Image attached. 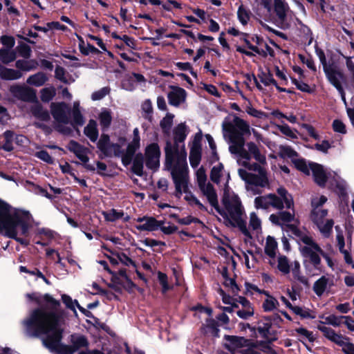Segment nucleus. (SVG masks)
<instances>
[{"instance_id": "4be33fe9", "label": "nucleus", "mask_w": 354, "mask_h": 354, "mask_svg": "<svg viewBox=\"0 0 354 354\" xmlns=\"http://www.w3.org/2000/svg\"><path fill=\"white\" fill-rule=\"evenodd\" d=\"M203 194L207 198L209 204L214 208H218V198L216 192L213 185L209 183H206L198 186Z\"/></svg>"}, {"instance_id": "a19ab883", "label": "nucleus", "mask_w": 354, "mask_h": 354, "mask_svg": "<svg viewBox=\"0 0 354 354\" xmlns=\"http://www.w3.org/2000/svg\"><path fill=\"white\" fill-rule=\"evenodd\" d=\"M41 100L44 102H48L53 99L56 94V89L54 86L44 88L40 91Z\"/></svg>"}, {"instance_id": "a18cd8bd", "label": "nucleus", "mask_w": 354, "mask_h": 354, "mask_svg": "<svg viewBox=\"0 0 354 354\" xmlns=\"http://www.w3.org/2000/svg\"><path fill=\"white\" fill-rule=\"evenodd\" d=\"M279 156L283 158H291L293 161L297 156V153L290 147L281 146L279 147Z\"/></svg>"}, {"instance_id": "338daca9", "label": "nucleus", "mask_w": 354, "mask_h": 354, "mask_svg": "<svg viewBox=\"0 0 354 354\" xmlns=\"http://www.w3.org/2000/svg\"><path fill=\"white\" fill-rule=\"evenodd\" d=\"M158 278L160 285L162 286L163 292H165L171 288V287L167 283V277L165 274L161 272H158Z\"/></svg>"}, {"instance_id": "0e129e2a", "label": "nucleus", "mask_w": 354, "mask_h": 354, "mask_svg": "<svg viewBox=\"0 0 354 354\" xmlns=\"http://www.w3.org/2000/svg\"><path fill=\"white\" fill-rule=\"evenodd\" d=\"M196 175L198 186L203 185L206 183H208L207 181V175L205 170L203 167H201L199 169H198Z\"/></svg>"}, {"instance_id": "f3484780", "label": "nucleus", "mask_w": 354, "mask_h": 354, "mask_svg": "<svg viewBox=\"0 0 354 354\" xmlns=\"http://www.w3.org/2000/svg\"><path fill=\"white\" fill-rule=\"evenodd\" d=\"M277 248L278 244L276 239L271 236H268L266 239L264 252L267 256L268 262L271 266L276 264Z\"/></svg>"}, {"instance_id": "c9c22d12", "label": "nucleus", "mask_w": 354, "mask_h": 354, "mask_svg": "<svg viewBox=\"0 0 354 354\" xmlns=\"http://www.w3.org/2000/svg\"><path fill=\"white\" fill-rule=\"evenodd\" d=\"M47 80L48 77L46 75L40 72L30 75L27 80V83L30 85L38 87L44 84Z\"/></svg>"}, {"instance_id": "2f4dec72", "label": "nucleus", "mask_w": 354, "mask_h": 354, "mask_svg": "<svg viewBox=\"0 0 354 354\" xmlns=\"http://www.w3.org/2000/svg\"><path fill=\"white\" fill-rule=\"evenodd\" d=\"M98 119L103 129L109 128L112 121L111 110L106 108L102 109L98 115Z\"/></svg>"}, {"instance_id": "774afa93", "label": "nucleus", "mask_w": 354, "mask_h": 354, "mask_svg": "<svg viewBox=\"0 0 354 354\" xmlns=\"http://www.w3.org/2000/svg\"><path fill=\"white\" fill-rule=\"evenodd\" d=\"M243 258L245 264L248 268H250L251 267H254V262L255 261V257L254 254L250 251H247V252H243Z\"/></svg>"}, {"instance_id": "69168bd1", "label": "nucleus", "mask_w": 354, "mask_h": 354, "mask_svg": "<svg viewBox=\"0 0 354 354\" xmlns=\"http://www.w3.org/2000/svg\"><path fill=\"white\" fill-rule=\"evenodd\" d=\"M15 65L17 68L25 71H29L35 68L31 62L26 60H17Z\"/></svg>"}, {"instance_id": "37998d69", "label": "nucleus", "mask_w": 354, "mask_h": 354, "mask_svg": "<svg viewBox=\"0 0 354 354\" xmlns=\"http://www.w3.org/2000/svg\"><path fill=\"white\" fill-rule=\"evenodd\" d=\"M250 10L243 5L239 7L237 10V17L241 24L246 25L248 24L250 19Z\"/></svg>"}, {"instance_id": "7ed1b4c3", "label": "nucleus", "mask_w": 354, "mask_h": 354, "mask_svg": "<svg viewBox=\"0 0 354 354\" xmlns=\"http://www.w3.org/2000/svg\"><path fill=\"white\" fill-rule=\"evenodd\" d=\"M166 164L171 171L175 186V196L180 198L183 194H185V199L189 205H196L201 209H205L200 201L189 191V177L187 152L184 147L179 152L176 153L168 144L166 147Z\"/></svg>"}, {"instance_id": "f8f14e48", "label": "nucleus", "mask_w": 354, "mask_h": 354, "mask_svg": "<svg viewBox=\"0 0 354 354\" xmlns=\"http://www.w3.org/2000/svg\"><path fill=\"white\" fill-rule=\"evenodd\" d=\"M324 71L329 82L337 88L342 101L346 103L345 93L342 86V82L344 80L343 73L332 67H325Z\"/></svg>"}, {"instance_id": "e2e57ef3", "label": "nucleus", "mask_w": 354, "mask_h": 354, "mask_svg": "<svg viewBox=\"0 0 354 354\" xmlns=\"http://www.w3.org/2000/svg\"><path fill=\"white\" fill-rule=\"evenodd\" d=\"M291 81L292 84H294L297 88L300 90L301 91L306 93H311L312 90L310 88L309 85L303 82L302 81H299L295 78H291Z\"/></svg>"}, {"instance_id": "ea45409f", "label": "nucleus", "mask_w": 354, "mask_h": 354, "mask_svg": "<svg viewBox=\"0 0 354 354\" xmlns=\"http://www.w3.org/2000/svg\"><path fill=\"white\" fill-rule=\"evenodd\" d=\"M32 113L37 118L47 121L50 119V115L46 110H44L41 105L35 104L32 107Z\"/></svg>"}, {"instance_id": "c756f323", "label": "nucleus", "mask_w": 354, "mask_h": 354, "mask_svg": "<svg viewBox=\"0 0 354 354\" xmlns=\"http://www.w3.org/2000/svg\"><path fill=\"white\" fill-rule=\"evenodd\" d=\"M102 214L106 221L111 222H114L120 218H122L124 221H128L130 218L127 215L124 216V212L122 211H118L115 209H112L106 212H103Z\"/></svg>"}, {"instance_id": "ddd939ff", "label": "nucleus", "mask_w": 354, "mask_h": 354, "mask_svg": "<svg viewBox=\"0 0 354 354\" xmlns=\"http://www.w3.org/2000/svg\"><path fill=\"white\" fill-rule=\"evenodd\" d=\"M230 178V173L225 169L222 163L218 162L212 167L210 171V179L214 183L217 185L223 184L226 188Z\"/></svg>"}, {"instance_id": "864d4df0", "label": "nucleus", "mask_w": 354, "mask_h": 354, "mask_svg": "<svg viewBox=\"0 0 354 354\" xmlns=\"http://www.w3.org/2000/svg\"><path fill=\"white\" fill-rule=\"evenodd\" d=\"M292 162L297 169L300 170L306 174H310V169L309 164L308 165L304 160L295 159Z\"/></svg>"}, {"instance_id": "7c9ffc66", "label": "nucleus", "mask_w": 354, "mask_h": 354, "mask_svg": "<svg viewBox=\"0 0 354 354\" xmlns=\"http://www.w3.org/2000/svg\"><path fill=\"white\" fill-rule=\"evenodd\" d=\"M290 272L296 281L305 285L308 283L307 278L301 274L300 263L298 261H295L291 263Z\"/></svg>"}, {"instance_id": "bf43d9fd", "label": "nucleus", "mask_w": 354, "mask_h": 354, "mask_svg": "<svg viewBox=\"0 0 354 354\" xmlns=\"http://www.w3.org/2000/svg\"><path fill=\"white\" fill-rule=\"evenodd\" d=\"M339 346L346 354H354V344L349 342L348 337H345Z\"/></svg>"}, {"instance_id": "39448f33", "label": "nucleus", "mask_w": 354, "mask_h": 354, "mask_svg": "<svg viewBox=\"0 0 354 354\" xmlns=\"http://www.w3.org/2000/svg\"><path fill=\"white\" fill-rule=\"evenodd\" d=\"M222 204L223 208L218 205V208L214 209L223 217L225 225L238 227L244 235L245 241H250L252 235L243 218L245 209L239 197L226 187L224 189Z\"/></svg>"}, {"instance_id": "b1692460", "label": "nucleus", "mask_w": 354, "mask_h": 354, "mask_svg": "<svg viewBox=\"0 0 354 354\" xmlns=\"http://www.w3.org/2000/svg\"><path fill=\"white\" fill-rule=\"evenodd\" d=\"M67 147L68 150L74 153L83 163L86 164L88 161V157L87 156L88 150L86 148L73 140L68 143Z\"/></svg>"}, {"instance_id": "473e14b6", "label": "nucleus", "mask_w": 354, "mask_h": 354, "mask_svg": "<svg viewBox=\"0 0 354 354\" xmlns=\"http://www.w3.org/2000/svg\"><path fill=\"white\" fill-rule=\"evenodd\" d=\"M22 76V73L15 69L6 68L1 66L0 77L6 80H18Z\"/></svg>"}, {"instance_id": "f257e3e1", "label": "nucleus", "mask_w": 354, "mask_h": 354, "mask_svg": "<svg viewBox=\"0 0 354 354\" xmlns=\"http://www.w3.org/2000/svg\"><path fill=\"white\" fill-rule=\"evenodd\" d=\"M46 301L51 309L40 308L34 310L22 322L26 335L37 337L41 334L46 335L43 340L44 346L50 351L59 354H73L78 348L86 346L87 341L82 335L72 337L73 347L61 344L62 329L56 316L59 303L50 296H46Z\"/></svg>"}, {"instance_id": "a878e982", "label": "nucleus", "mask_w": 354, "mask_h": 354, "mask_svg": "<svg viewBox=\"0 0 354 354\" xmlns=\"http://www.w3.org/2000/svg\"><path fill=\"white\" fill-rule=\"evenodd\" d=\"M248 223L249 227L247 228L250 230L252 237L253 234H258L261 232V220L254 212L250 213Z\"/></svg>"}, {"instance_id": "1a4fd4ad", "label": "nucleus", "mask_w": 354, "mask_h": 354, "mask_svg": "<svg viewBox=\"0 0 354 354\" xmlns=\"http://www.w3.org/2000/svg\"><path fill=\"white\" fill-rule=\"evenodd\" d=\"M232 123L227 118H225L222 123V129L224 133L229 134L230 146H232L233 141L232 138L234 136H241L243 139V135L250 134V128L249 124L241 118L234 116ZM245 141V140H243Z\"/></svg>"}, {"instance_id": "0eeeda50", "label": "nucleus", "mask_w": 354, "mask_h": 354, "mask_svg": "<svg viewBox=\"0 0 354 354\" xmlns=\"http://www.w3.org/2000/svg\"><path fill=\"white\" fill-rule=\"evenodd\" d=\"M268 11L275 14L277 22L286 28L293 21V14L286 0H259Z\"/></svg>"}, {"instance_id": "72a5a7b5", "label": "nucleus", "mask_w": 354, "mask_h": 354, "mask_svg": "<svg viewBox=\"0 0 354 354\" xmlns=\"http://www.w3.org/2000/svg\"><path fill=\"white\" fill-rule=\"evenodd\" d=\"M132 165V171L137 176H142L143 175L144 162L142 153H138L134 157Z\"/></svg>"}, {"instance_id": "79ce46f5", "label": "nucleus", "mask_w": 354, "mask_h": 354, "mask_svg": "<svg viewBox=\"0 0 354 354\" xmlns=\"http://www.w3.org/2000/svg\"><path fill=\"white\" fill-rule=\"evenodd\" d=\"M113 142H111L109 136L106 134H102L97 142L98 149L106 156V149L111 148Z\"/></svg>"}, {"instance_id": "f03ea898", "label": "nucleus", "mask_w": 354, "mask_h": 354, "mask_svg": "<svg viewBox=\"0 0 354 354\" xmlns=\"http://www.w3.org/2000/svg\"><path fill=\"white\" fill-rule=\"evenodd\" d=\"M232 140L233 145L229 147V150L231 153L237 156L238 164L249 170L258 172V174H254L243 169L238 170L239 176L246 183V189L254 194H258L256 187H265L269 185L267 171L262 166L266 165V156L252 142L247 143L248 151L245 149L244 140L241 136H233Z\"/></svg>"}, {"instance_id": "9d476101", "label": "nucleus", "mask_w": 354, "mask_h": 354, "mask_svg": "<svg viewBox=\"0 0 354 354\" xmlns=\"http://www.w3.org/2000/svg\"><path fill=\"white\" fill-rule=\"evenodd\" d=\"M51 113L54 119L59 123L57 129L64 133H70V128H62V124H66L69 122V109L64 103H52L50 105Z\"/></svg>"}, {"instance_id": "4d7b16f0", "label": "nucleus", "mask_w": 354, "mask_h": 354, "mask_svg": "<svg viewBox=\"0 0 354 354\" xmlns=\"http://www.w3.org/2000/svg\"><path fill=\"white\" fill-rule=\"evenodd\" d=\"M62 299L68 308L74 310L75 307L77 306L82 312L85 311V310L78 304L76 300L73 301L69 296L64 295Z\"/></svg>"}, {"instance_id": "c03bdc74", "label": "nucleus", "mask_w": 354, "mask_h": 354, "mask_svg": "<svg viewBox=\"0 0 354 354\" xmlns=\"http://www.w3.org/2000/svg\"><path fill=\"white\" fill-rule=\"evenodd\" d=\"M16 58V54L13 50L9 49L0 50V60L3 63H9Z\"/></svg>"}, {"instance_id": "5fc2aeb1", "label": "nucleus", "mask_w": 354, "mask_h": 354, "mask_svg": "<svg viewBox=\"0 0 354 354\" xmlns=\"http://www.w3.org/2000/svg\"><path fill=\"white\" fill-rule=\"evenodd\" d=\"M292 310L296 314L300 315L303 318L314 319L315 315L308 309L301 308L299 306H294Z\"/></svg>"}, {"instance_id": "423d86ee", "label": "nucleus", "mask_w": 354, "mask_h": 354, "mask_svg": "<svg viewBox=\"0 0 354 354\" xmlns=\"http://www.w3.org/2000/svg\"><path fill=\"white\" fill-rule=\"evenodd\" d=\"M279 196L270 194L265 196L256 197L254 207L257 209H267L270 207L281 209L284 207L290 209L293 206L292 196L283 187H279L277 190Z\"/></svg>"}, {"instance_id": "c85d7f7f", "label": "nucleus", "mask_w": 354, "mask_h": 354, "mask_svg": "<svg viewBox=\"0 0 354 354\" xmlns=\"http://www.w3.org/2000/svg\"><path fill=\"white\" fill-rule=\"evenodd\" d=\"M84 133L91 142H95L98 138L97 122L94 120H90L84 129Z\"/></svg>"}, {"instance_id": "8fccbe9b", "label": "nucleus", "mask_w": 354, "mask_h": 354, "mask_svg": "<svg viewBox=\"0 0 354 354\" xmlns=\"http://www.w3.org/2000/svg\"><path fill=\"white\" fill-rule=\"evenodd\" d=\"M249 345L243 347L240 353L241 354H259V345L257 343H254L252 341L249 339Z\"/></svg>"}, {"instance_id": "e433bc0d", "label": "nucleus", "mask_w": 354, "mask_h": 354, "mask_svg": "<svg viewBox=\"0 0 354 354\" xmlns=\"http://www.w3.org/2000/svg\"><path fill=\"white\" fill-rule=\"evenodd\" d=\"M327 210L322 208H314L312 211L311 218L313 223L317 225L321 224L326 219Z\"/></svg>"}, {"instance_id": "bb28decb", "label": "nucleus", "mask_w": 354, "mask_h": 354, "mask_svg": "<svg viewBox=\"0 0 354 354\" xmlns=\"http://www.w3.org/2000/svg\"><path fill=\"white\" fill-rule=\"evenodd\" d=\"M162 224V221H157L153 217H147L144 223L136 225V228L141 231H154L158 230Z\"/></svg>"}, {"instance_id": "393cba45", "label": "nucleus", "mask_w": 354, "mask_h": 354, "mask_svg": "<svg viewBox=\"0 0 354 354\" xmlns=\"http://www.w3.org/2000/svg\"><path fill=\"white\" fill-rule=\"evenodd\" d=\"M317 328L323 333L326 338L338 346L345 337V336L335 333L334 330L324 325H318Z\"/></svg>"}, {"instance_id": "5701e85b", "label": "nucleus", "mask_w": 354, "mask_h": 354, "mask_svg": "<svg viewBox=\"0 0 354 354\" xmlns=\"http://www.w3.org/2000/svg\"><path fill=\"white\" fill-rule=\"evenodd\" d=\"M126 145V139L120 138L118 142L113 143L111 148L106 149V156L107 157H120L122 161V156L124 155V147Z\"/></svg>"}, {"instance_id": "412c9836", "label": "nucleus", "mask_w": 354, "mask_h": 354, "mask_svg": "<svg viewBox=\"0 0 354 354\" xmlns=\"http://www.w3.org/2000/svg\"><path fill=\"white\" fill-rule=\"evenodd\" d=\"M187 93L185 89L174 86L167 95L169 103L174 106H178L185 102Z\"/></svg>"}, {"instance_id": "f704fd0d", "label": "nucleus", "mask_w": 354, "mask_h": 354, "mask_svg": "<svg viewBox=\"0 0 354 354\" xmlns=\"http://www.w3.org/2000/svg\"><path fill=\"white\" fill-rule=\"evenodd\" d=\"M262 292L266 295V298L262 304L263 310L266 312H271L277 309L279 305L278 301L274 297L268 295L266 292L263 291Z\"/></svg>"}, {"instance_id": "de8ad7c7", "label": "nucleus", "mask_w": 354, "mask_h": 354, "mask_svg": "<svg viewBox=\"0 0 354 354\" xmlns=\"http://www.w3.org/2000/svg\"><path fill=\"white\" fill-rule=\"evenodd\" d=\"M277 129L285 136L292 138L297 139V131L296 130L292 129L290 127H288L286 124H283L281 125H277Z\"/></svg>"}, {"instance_id": "58836bf2", "label": "nucleus", "mask_w": 354, "mask_h": 354, "mask_svg": "<svg viewBox=\"0 0 354 354\" xmlns=\"http://www.w3.org/2000/svg\"><path fill=\"white\" fill-rule=\"evenodd\" d=\"M333 225L334 222L332 219H326L321 224L317 225V227L324 237H328L331 234Z\"/></svg>"}, {"instance_id": "3c124183", "label": "nucleus", "mask_w": 354, "mask_h": 354, "mask_svg": "<svg viewBox=\"0 0 354 354\" xmlns=\"http://www.w3.org/2000/svg\"><path fill=\"white\" fill-rule=\"evenodd\" d=\"M261 81L263 84H264L266 86H270V85H274L276 88L280 91H286V89L282 88L277 86V84L274 79L273 78L272 75L270 73L268 74H263L262 76H261Z\"/></svg>"}, {"instance_id": "680f3d73", "label": "nucleus", "mask_w": 354, "mask_h": 354, "mask_svg": "<svg viewBox=\"0 0 354 354\" xmlns=\"http://www.w3.org/2000/svg\"><path fill=\"white\" fill-rule=\"evenodd\" d=\"M295 333L299 335L302 338L308 339L310 342H313L315 338L313 333L306 330L304 328H298L295 330Z\"/></svg>"}, {"instance_id": "09e8293b", "label": "nucleus", "mask_w": 354, "mask_h": 354, "mask_svg": "<svg viewBox=\"0 0 354 354\" xmlns=\"http://www.w3.org/2000/svg\"><path fill=\"white\" fill-rule=\"evenodd\" d=\"M174 115L167 113L166 116L160 121V127L165 132H169L172 124Z\"/></svg>"}, {"instance_id": "9b49d317", "label": "nucleus", "mask_w": 354, "mask_h": 354, "mask_svg": "<svg viewBox=\"0 0 354 354\" xmlns=\"http://www.w3.org/2000/svg\"><path fill=\"white\" fill-rule=\"evenodd\" d=\"M160 149L157 143L148 145L145 149L143 157L146 167L153 171H156L160 167Z\"/></svg>"}, {"instance_id": "49530a36", "label": "nucleus", "mask_w": 354, "mask_h": 354, "mask_svg": "<svg viewBox=\"0 0 354 354\" xmlns=\"http://www.w3.org/2000/svg\"><path fill=\"white\" fill-rule=\"evenodd\" d=\"M223 277L224 278L223 283L225 286L227 287L232 293L237 294L239 288L237 284L235 283L234 280L232 278L228 277L225 272L223 273Z\"/></svg>"}, {"instance_id": "052dcab7", "label": "nucleus", "mask_w": 354, "mask_h": 354, "mask_svg": "<svg viewBox=\"0 0 354 354\" xmlns=\"http://www.w3.org/2000/svg\"><path fill=\"white\" fill-rule=\"evenodd\" d=\"M3 136L6 142L2 146V148L7 151H10L13 149V146L12 143L13 140V133L10 131H6Z\"/></svg>"}, {"instance_id": "4c0bfd02", "label": "nucleus", "mask_w": 354, "mask_h": 354, "mask_svg": "<svg viewBox=\"0 0 354 354\" xmlns=\"http://www.w3.org/2000/svg\"><path fill=\"white\" fill-rule=\"evenodd\" d=\"M201 159V147H191L189 153V162L193 167H197Z\"/></svg>"}, {"instance_id": "a211bd4d", "label": "nucleus", "mask_w": 354, "mask_h": 354, "mask_svg": "<svg viewBox=\"0 0 354 354\" xmlns=\"http://www.w3.org/2000/svg\"><path fill=\"white\" fill-rule=\"evenodd\" d=\"M11 93L17 97L24 101H34L36 99L35 90L22 86H12L10 88Z\"/></svg>"}, {"instance_id": "dca6fc26", "label": "nucleus", "mask_w": 354, "mask_h": 354, "mask_svg": "<svg viewBox=\"0 0 354 354\" xmlns=\"http://www.w3.org/2000/svg\"><path fill=\"white\" fill-rule=\"evenodd\" d=\"M225 347L230 352L235 354L236 351H239L245 346L249 345V339L242 337L225 335Z\"/></svg>"}, {"instance_id": "13d9d810", "label": "nucleus", "mask_w": 354, "mask_h": 354, "mask_svg": "<svg viewBox=\"0 0 354 354\" xmlns=\"http://www.w3.org/2000/svg\"><path fill=\"white\" fill-rule=\"evenodd\" d=\"M236 314L240 318L247 319L254 315V308L252 306L242 308L237 310Z\"/></svg>"}, {"instance_id": "aec40b11", "label": "nucleus", "mask_w": 354, "mask_h": 354, "mask_svg": "<svg viewBox=\"0 0 354 354\" xmlns=\"http://www.w3.org/2000/svg\"><path fill=\"white\" fill-rule=\"evenodd\" d=\"M333 285V277L324 275L314 283L313 290L317 296L320 297L328 288H331Z\"/></svg>"}, {"instance_id": "cd10ccee", "label": "nucleus", "mask_w": 354, "mask_h": 354, "mask_svg": "<svg viewBox=\"0 0 354 354\" xmlns=\"http://www.w3.org/2000/svg\"><path fill=\"white\" fill-rule=\"evenodd\" d=\"M290 266L288 259L284 255L279 254L276 257V264L272 267L278 269L283 274H288L290 272Z\"/></svg>"}, {"instance_id": "603ef678", "label": "nucleus", "mask_w": 354, "mask_h": 354, "mask_svg": "<svg viewBox=\"0 0 354 354\" xmlns=\"http://www.w3.org/2000/svg\"><path fill=\"white\" fill-rule=\"evenodd\" d=\"M324 319L322 322L319 325H324L325 324H330L333 326H339L342 323V317H337L334 315H330L327 317H322Z\"/></svg>"}, {"instance_id": "6e6552de", "label": "nucleus", "mask_w": 354, "mask_h": 354, "mask_svg": "<svg viewBox=\"0 0 354 354\" xmlns=\"http://www.w3.org/2000/svg\"><path fill=\"white\" fill-rule=\"evenodd\" d=\"M299 250L301 255L317 268L321 263L320 256L323 250L311 236L307 234H301L299 236Z\"/></svg>"}, {"instance_id": "6ab92c4d", "label": "nucleus", "mask_w": 354, "mask_h": 354, "mask_svg": "<svg viewBox=\"0 0 354 354\" xmlns=\"http://www.w3.org/2000/svg\"><path fill=\"white\" fill-rule=\"evenodd\" d=\"M309 167L315 182L319 186H324L328 178V174L324 167L315 162H310Z\"/></svg>"}, {"instance_id": "4468645a", "label": "nucleus", "mask_w": 354, "mask_h": 354, "mask_svg": "<svg viewBox=\"0 0 354 354\" xmlns=\"http://www.w3.org/2000/svg\"><path fill=\"white\" fill-rule=\"evenodd\" d=\"M140 147V138L139 136V130L136 128L133 130V140L127 146L126 150L124 151V155L122 156V164L124 166L129 165L132 162V158Z\"/></svg>"}, {"instance_id": "20e7f679", "label": "nucleus", "mask_w": 354, "mask_h": 354, "mask_svg": "<svg viewBox=\"0 0 354 354\" xmlns=\"http://www.w3.org/2000/svg\"><path fill=\"white\" fill-rule=\"evenodd\" d=\"M28 212L16 209L0 199V233L22 245L28 242L18 236H26L30 227Z\"/></svg>"}, {"instance_id": "6e6d98bb", "label": "nucleus", "mask_w": 354, "mask_h": 354, "mask_svg": "<svg viewBox=\"0 0 354 354\" xmlns=\"http://www.w3.org/2000/svg\"><path fill=\"white\" fill-rule=\"evenodd\" d=\"M55 77L66 84H70L74 80L68 79L65 75V70L61 66H57L55 71Z\"/></svg>"}, {"instance_id": "2eb2a0df", "label": "nucleus", "mask_w": 354, "mask_h": 354, "mask_svg": "<svg viewBox=\"0 0 354 354\" xmlns=\"http://www.w3.org/2000/svg\"><path fill=\"white\" fill-rule=\"evenodd\" d=\"M174 142L175 144L173 146L169 142H167L166 145L169 144L173 149L176 153L179 152L183 147H184L185 151V147L184 145H182L181 146L178 145V143L183 142L185 140L187 134L189 133V129L186 126L185 123H180L178 125L176 126V127L174 129ZM167 147V146H165ZM165 151H166V148H165Z\"/></svg>"}]
</instances>
